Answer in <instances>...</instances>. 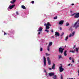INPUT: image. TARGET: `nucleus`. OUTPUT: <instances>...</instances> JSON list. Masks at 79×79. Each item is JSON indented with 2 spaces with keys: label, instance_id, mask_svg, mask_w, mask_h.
<instances>
[{
  "label": "nucleus",
  "instance_id": "f257e3e1",
  "mask_svg": "<svg viewBox=\"0 0 79 79\" xmlns=\"http://www.w3.org/2000/svg\"><path fill=\"white\" fill-rule=\"evenodd\" d=\"M78 22H79V19L74 24L73 27H75V29H77V28L79 27V24L78 23Z\"/></svg>",
  "mask_w": 79,
  "mask_h": 79
},
{
  "label": "nucleus",
  "instance_id": "f03ea898",
  "mask_svg": "<svg viewBox=\"0 0 79 79\" xmlns=\"http://www.w3.org/2000/svg\"><path fill=\"white\" fill-rule=\"evenodd\" d=\"M44 26H46V29H48L50 28V27L49 26H51V25H50V24L49 22H48L47 24L45 23Z\"/></svg>",
  "mask_w": 79,
  "mask_h": 79
},
{
  "label": "nucleus",
  "instance_id": "7ed1b4c3",
  "mask_svg": "<svg viewBox=\"0 0 79 79\" xmlns=\"http://www.w3.org/2000/svg\"><path fill=\"white\" fill-rule=\"evenodd\" d=\"M53 44V42H50L49 43V45L47 48L48 51L49 52L50 51V47H51V46H52Z\"/></svg>",
  "mask_w": 79,
  "mask_h": 79
},
{
  "label": "nucleus",
  "instance_id": "20e7f679",
  "mask_svg": "<svg viewBox=\"0 0 79 79\" xmlns=\"http://www.w3.org/2000/svg\"><path fill=\"white\" fill-rule=\"evenodd\" d=\"M44 63V66H45L46 64H47V60L46 58H45V56L43 57Z\"/></svg>",
  "mask_w": 79,
  "mask_h": 79
},
{
  "label": "nucleus",
  "instance_id": "39448f33",
  "mask_svg": "<svg viewBox=\"0 0 79 79\" xmlns=\"http://www.w3.org/2000/svg\"><path fill=\"white\" fill-rule=\"evenodd\" d=\"M63 50H64V48L62 49V47H61L59 48V53H63Z\"/></svg>",
  "mask_w": 79,
  "mask_h": 79
},
{
  "label": "nucleus",
  "instance_id": "423d86ee",
  "mask_svg": "<svg viewBox=\"0 0 79 79\" xmlns=\"http://www.w3.org/2000/svg\"><path fill=\"white\" fill-rule=\"evenodd\" d=\"M15 6V4H13L12 5H10L9 6V7H8L7 8V10H9V9H12Z\"/></svg>",
  "mask_w": 79,
  "mask_h": 79
},
{
  "label": "nucleus",
  "instance_id": "0eeeda50",
  "mask_svg": "<svg viewBox=\"0 0 79 79\" xmlns=\"http://www.w3.org/2000/svg\"><path fill=\"white\" fill-rule=\"evenodd\" d=\"M47 60L48 62V64L49 65H50L51 64V60H50V59L49 57H47Z\"/></svg>",
  "mask_w": 79,
  "mask_h": 79
},
{
  "label": "nucleus",
  "instance_id": "6e6552de",
  "mask_svg": "<svg viewBox=\"0 0 79 79\" xmlns=\"http://www.w3.org/2000/svg\"><path fill=\"white\" fill-rule=\"evenodd\" d=\"M59 70L60 73L63 72L64 71V69L63 68V66L62 65H61L59 67Z\"/></svg>",
  "mask_w": 79,
  "mask_h": 79
},
{
  "label": "nucleus",
  "instance_id": "1a4fd4ad",
  "mask_svg": "<svg viewBox=\"0 0 79 79\" xmlns=\"http://www.w3.org/2000/svg\"><path fill=\"white\" fill-rule=\"evenodd\" d=\"M43 29V28L40 27V28L38 30V34H40V32H42V30Z\"/></svg>",
  "mask_w": 79,
  "mask_h": 79
},
{
  "label": "nucleus",
  "instance_id": "9d476101",
  "mask_svg": "<svg viewBox=\"0 0 79 79\" xmlns=\"http://www.w3.org/2000/svg\"><path fill=\"white\" fill-rule=\"evenodd\" d=\"M74 18H79V12L75 14V15L74 16Z\"/></svg>",
  "mask_w": 79,
  "mask_h": 79
},
{
  "label": "nucleus",
  "instance_id": "9b49d317",
  "mask_svg": "<svg viewBox=\"0 0 79 79\" xmlns=\"http://www.w3.org/2000/svg\"><path fill=\"white\" fill-rule=\"evenodd\" d=\"M75 32H73L72 33H70L69 37H73L74 35V34Z\"/></svg>",
  "mask_w": 79,
  "mask_h": 79
},
{
  "label": "nucleus",
  "instance_id": "f8f14e48",
  "mask_svg": "<svg viewBox=\"0 0 79 79\" xmlns=\"http://www.w3.org/2000/svg\"><path fill=\"white\" fill-rule=\"evenodd\" d=\"M64 23V20H60L59 22V25H63V24Z\"/></svg>",
  "mask_w": 79,
  "mask_h": 79
},
{
  "label": "nucleus",
  "instance_id": "ddd939ff",
  "mask_svg": "<svg viewBox=\"0 0 79 79\" xmlns=\"http://www.w3.org/2000/svg\"><path fill=\"white\" fill-rule=\"evenodd\" d=\"M55 35L56 36H56L59 37V36H60V34H59L58 32H56Z\"/></svg>",
  "mask_w": 79,
  "mask_h": 79
},
{
  "label": "nucleus",
  "instance_id": "4468645a",
  "mask_svg": "<svg viewBox=\"0 0 79 79\" xmlns=\"http://www.w3.org/2000/svg\"><path fill=\"white\" fill-rule=\"evenodd\" d=\"M54 74H55V73H49V75L50 76H54Z\"/></svg>",
  "mask_w": 79,
  "mask_h": 79
},
{
  "label": "nucleus",
  "instance_id": "2eb2a0df",
  "mask_svg": "<svg viewBox=\"0 0 79 79\" xmlns=\"http://www.w3.org/2000/svg\"><path fill=\"white\" fill-rule=\"evenodd\" d=\"M55 64H53V65L52 67V69H55Z\"/></svg>",
  "mask_w": 79,
  "mask_h": 79
},
{
  "label": "nucleus",
  "instance_id": "dca6fc26",
  "mask_svg": "<svg viewBox=\"0 0 79 79\" xmlns=\"http://www.w3.org/2000/svg\"><path fill=\"white\" fill-rule=\"evenodd\" d=\"M53 79H58V78L57 77L56 75H55L53 76Z\"/></svg>",
  "mask_w": 79,
  "mask_h": 79
},
{
  "label": "nucleus",
  "instance_id": "f3484780",
  "mask_svg": "<svg viewBox=\"0 0 79 79\" xmlns=\"http://www.w3.org/2000/svg\"><path fill=\"white\" fill-rule=\"evenodd\" d=\"M67 53V51H65L64 53V56H67V53Z\"/></svg>",
  "mask_w": 79,
  "mask_h": 79
},
{
  "label": "nucleus",
  "instance_id": "a211bd4d",
  "mask_svg": "<svg viewBox=\"0 0 79 79\" xmlns=\"http://www.w3.org/2000/svg\"><path fill=\"white\" fill-rule=\"evenodd\" d=\"M16 0H13V1H10V3L12 4H14V3H15V2H16Z\"/></svg>",
  "mask_w": 79,
  "mask_h": 79
},
{
  "label": "nucleus",
  "instance_id": "6ab92c4d",
  "mask_svg": "<svg viewBox=\"0 0 79 79\" xmlns=\"http://www.w3.org/2000/svg\"><path fill=\"white\" fill-rule=\"evenodd\" d=\"M58 57L59 59H60V58H62V56L61 55H58Z\"/></svg>",
  "mask_w": 79,
  "mask_h": 79
},
{
  "label": "nucleus",
  "instance_id": "aec40b11",
  "mask_svg": "<svg viewBox=\"0 0 79 79\" xmlns=\"http://www.w3.org/2000/svg\"><path fill=\"white\" fill-rule=\"evenodd\" d=\"M68 35H67V37H66V38L65 39V41H67V40H68Z\"/></svg>",
  "mask_w": 79,
  "mask_h": 79
},
{
  "label": "nucleus",
  "instance_id": "412c9836",
  "mask_svg": "<svg viewBox=\"0 0 79 79\" xmlns=\"http://www.w3.org/2000/svg\"><path fill=\"white\" fill-rule=\"evenodd\" d=\"M79 49V48H75V51L77 53L78 52V50Z\"/></svg>",
  "mask_w": 79,
  "mask_h": 79
},
{
  "label": "nucleus",
  "instance_id": "4be33fe9",
  "mask_svg": "<svg viewBox=\"0 0 79 79\" xmlns=\"http://www.w3.org/2000/svg\"><path fill=\"white\" fill-rule=\"evenodd\" d=\"M22 8L23 9H26V7H25V6H22Z\"/></svg>",
  "mask_w": 79,
  "mask_h": 79
},
{
  "label": "nucleus",
  "instance_id": "5701e85b",
  "mask_svg": "<svg viewBox=\"0 0 79 79\" xmlns=\"http://www.w3.org/2000/svg\"><path fill=\"white\" fill-rule=\"evenodd\" d=\"M44 31H45V32H46L47 33L49 32V31H48V30H47V29H46V30H45Z\"/></svg>",
  "mask_w": 79,
  "mask_h": 79
},
{
  "label": "nucleus",
  "instance_id": "b1692460",
  "mask_svg": "<svg viewBox=\"0 0 79 79\" xmlns=\"http://www.w3.org/2000/svg\"><path fill=\"white\" fill-rule=\"evenodd\" d=\"M70 52H72V53H75V51H70Z\"/></svg>",
  "mask_w": 79,
  "mask_h": 79
},
{
  "label": "nucleus",
  "instance_id": "393cba45",
  "mask_svg": "<svg viewBox=\"0 0 79 79\" xmlns=\"http://www.w3.org/2000/svg\"><path fill=\"white\" fill-rule=\"evenodd\" d=\"M46 56H50V54L46 53Z\"/></svg>",
  "mask_w": 79,
  "mask_h": 79
},
{
  "label": "nucleus",
  "instance_id": "a878e982",
  "mask_svg": "<svg viewBox=\"0 0 79 79\" xmlns=\"http://www.w3.org/2000/svg\"><path fill=\"white\" fill-rule=\"evenodd\" d=\"M60 79H63V76L62 75H60Z\"/></svg>",
  "mask_w": 79,
  "mask_h": 79
},
{
  "label": "nucleus",
  "instance_id": "bb28decb",
  "mask_svg": "<svg viewBox=\"0 0 79 79\" xmlns=\"http://www.w3.org/2000/svg\"><path fill=\"white\" fill-rule=\"evenodd\" d=\"M69 23H67L66 24V26H69Z\"/></svg>",
  "mask_w": 79,
  "mask_h": 79
},
{
  "label": "nucleus",
  "instance_id": "cd10ccee",
  "mask_svg": "<svg viewBox=\"0 0 79 79\" xmlns=\"http://www.w3.org/2000/svg\"><path fill=\"white\" fill-rule=\"evenodd\" d=\"M42 50H43V48H41L40 49V52H42Z\"/></svg>",
  "mask_w": 79,
  "mask_h": 79
},
{
  "label": "nucleus",
  "instance_id": "c85d7f7f",
  "mask_svg": "<svg viewBox=\"0 0 79 79\" xmlns=\"http://www.w3.org/2000/svg\"><path fill=\"white\" fill-rule=\"evenodd\" d=\"M53 19H57V16H56V17H54Z\"/></svg>",
  "mask_w": 79,
  "mask_h": 79
},
{
  "label": "nucleus",
  "instance_id": "c756f323",
  "mask_svg": "<svg viewBox=\"0 0 79 79\" xmlns=\"http://www.w3.org/2000/svg\"><path fill=\"white\" fill-rule=\"evenodd\" d=\"M63 35H64V32L62 33V34H61L60 35L61 37H62V36H63Z\"/></svg>",
  "mask_w": 79,
  "mask_h": 79
},
{
  "label": "nucleus",
  "instance_id": "7c9ffc66",
  "mask_svg": "<svg viewBox=\"0 0 79 79\" xmlns=\"http://www.w3.org/2000/svg\"><path fill=\"white\" fill-rule=\"evenodd\" d=\"M31 3H32V4H33V3H34V1H32Z\"/></svg>",
  "mask_w": 79,
  "mask_h": 79
},
{
  "label": "nucleus",
  "instance_id": "2f4dec72",
  "mask_svg": "<svg viewBox=\"0 0 79 79\" xmlns=\"http://www.w3.org/2000/svg\"><path fill=\"white\" fill-rule=\"evenodd\" d=\"M74 15H76V13H74L73 14H72L71 16H74Z\"/></svg>",
  "mask_w": 79,
  "mask_h": 79
},
{
  "label": "nucleus",
  "instance_id": "473e14b6",
  "mask_svg": "<svg viewBox=\"0 0 79 79\" xmlns=\"http://www.w3.org/2000/svg\"><path fill=\"white\" fill-rule=\"evenodd\" d=\"M16 14L18 15H19V13H18V12H16Z\"/></svg>",
  "mask_w": 79,
  "mask_h": 79
},
{
  "label": "nucleus",
  "instance_id": "72a5a7b5",
  "mask_svg": "<svg viewBox=\"0 0 79 79\" xmlns=\"http://www.w3.org/2000/svg\"><path fill=\"white\" fill-rule=\"evenodd\" d=\"M44 73H46V74H47V72L46 71V70H44Z\"/></svg>",
  "mask_w": 79,
  "mask_h": 79
},
{
  "label": "nucleus",
  "instance_id": "f704fd0d",
  "mask_svg": "<svg viewBox=\"0 0 79 79\" xmlns=\"http://www.w3.org/2000/svg\"><path fill=\"white\" fill-rule=\"evenodd\" d=\"M46 76L47 77L48 76V74H47V73H46Z\"/></svg>",
  "mask_w": 79,
  "mask_h": 79
},
{
  "label": "nucleus",
  "instance_id": "c9c22d12",
  "mask_svg": "<svg viewBox=\"0 0 79 79\" xmlns=\"http://www.w3.org/2000/svg\"><path fill=\"white\" fill-rule=\"evenodd\" d=\"M72 59V58H71V57H70L69 58V60H71Z\"/></svg>",
  "mask_w": 79,
  "mask_h": 79
},
{
  "label": "nucleus",
  "instance_id": "e433bc0d",
  "mask_svg": "<svg viewBox=\"0 0 79 79\" xmlns=\"http://www.w3.org/2000/svg\"><path fill=\"white\" fill-rule=\"evenodd\" d=\"M51 32H53V30H51Z\"/></svg>",
  "mask_w": 79,
  "mask_h": 79
},
{
  "label": "nucleus",
  "instance_id": "4c0bfd02",
  "mask_svg": "<svg viewBox=\"0 0 79 79\" xmlns=\"http://www.w3.org/2000/svg\"><path fill=\"white\" fill-rule=\"evenodd\" d=\"M72 62H73V63L74 62V59H73L72 60Z\"/></svg>",
  "mask_w": 79,
  "mask_h": 79
},
{
  "label": "nucleus",
  "instance_id": "58836bf2",
  "mask_svg": "<svg viewBox=\"0 0 79 79\" xmlns=\"http://www.w3.org/2000/svg\"><path fill=\"white\" fill-rule=\"evenodd\" d=\"M4 35H6V33H5V32H4Z\"/></svg>",
  "mask_w": 79,
  "mask_h": 79
},
{
  "label": "nucleus",
  "instance_id": "ea45409f",
  "mask_svg": "<svg viewBox=\"0 0 79 79\" xmlns=\"http://www.w3.org/2000/svg\"><path fill=\"white\" fill-rule=\"evenodd\" d=\"M51 37L52 38H53V39H55V37H54V36H52Z\"/></svg>",
  "mask_w": 79,
  "mask_h": 79
},
{
  "label": "nucleus",
  "instance_id": "a19ab883",
  "mask_svg": "<svg viewBox=\"0 0 79 79\" xmlns=\"http://www.w3.org/2000/svg\"><path fill=\"white\" fill-rule=\"evenodd\" d=\"M71 65V64H70L68 65V66H70Z\"/></svg>",
  "mask_w": 79,
  "mask_h": 79
},
{
  "label": "nucleus",
  "instance_id": "79ce46f5",
  "mask_svg": "<svg viewBox=\"0 0 79 79\" xmlns=\"http://www.w3.org/2000/svg\"><path fill=\"white\" fill-rule=\"evenodd\" d=\"M49 69L50 70H52V68H49Z\"/></svg>",
  "mask_w": 79,
  "mask_h": 79
},
{
  "label": "nucleus",
  "instance_id": "37998d69",
  "mask_svg": "<svg viewBox=\"0 0 79 79\" xmlns=\"http://www.w3.org/2000/svg\"><path fill=\"white\" fill-rule=\"evenodd\" d=\"M72 5H74V4H72Z\"/></svg>",
  "mask_w": 79,
  "mask_h": 79
},
{
  "label": "nucleus",
  "instance_id": "c03bdc74",
  "mask_svg": "<svg viewBox=\"0 0 79 79\" xmlns=\"http://www.w3.org/2000/svg\"><path fill=\"white\" fill-rule=\"evenodd\" d=\"M60 30H62L61 27H60Z\"/></svg>",
  "mask_w": 79,
  "mask_h": 79
},
{
  "label": "nucleus",
  "instance_id": "a18cd8bd",
  "mask_svg": "<svg viewBox=\"0 0 79 79\" xmlns=\"http://www.w3.org/2000/svg\"><path fill=\"white\" fill-rule=\"evenodd\" d=\"M78 73H79V70H78Z\"/></svg>",
  "mask_w": 79,
  "mask_h": 79
},
{
  "label": "nucleus",
  "instance_id": "49530a36",
  "mask_svg": "<svg viewBox=\"0 0 79 79\" xmlns=\"http://www.w3.org/2000/svg\"><path fill=\"white\" fill-rule=\"evenodd\" d=\"M71 13H72V11L71 10L70 11Z\"/></svg>",
  "mask_w": 79,
  "mask_h": 79
},
{
  "label": "nucleus",
  "instance_id": "de8ad7c7",
  "mask_svg": "<svg viewBox=\"0 0 79 79\" xmlns=\"http://www.w3.org/2000/svg\"><path fill=\"white\" fill-rule=\"evenodd\" d=\"M73 48H75V46H74Z\"/></svg>",
  "mask_w": 79,
  "mask_h": 79
},
{
  "label": "nucleus",
  "instance_id": "09e8293b",
  "mask_svg": "<svg viewBox=\"0 0 79 79\" xmlns=\"http://www.w3.org/2000/svg\"><path fill=\"white\" fill-rule=\"evenodd\" d=\"M70 79H73V78H71Z\"/></svg>",
  "mask_w": 79,
  "mask_h": 79
},
{
  "label": "nucleus",
  "instance_id": "8fccbe9b",
  "mask_svg": "<svg viewBox=\"0 0 79 79\" xmlns=\"http://www.w3.org/2000/svg\"><path fill=\"white\" fill-rule=\"evenodd\" d=\"M75 47H76V45H75L74 46Z\"/></svg>",
  "mask_w": 79,
  "mask_h": 79
},
{
  "label": "nucleus",
  "instance_id": "3c124183",
  "mask_svg": "<svg viewBox=\"0 0 79 79\" xmlns=\"http://www.w3.org/2000/svg\"><path fill=\"white\" fill-rule=\"evenodd\" d=\"M78 24L79 25V22H78Z\"/></svg>",
  "mask_w": 79,
  "mask_h": 79
},
{
  "label": "nucleus",
  "instance_id": "603ef678",
  "mask_svg": "<svg viewBox=\"0 0 79 79\" xmlns=\"http://www.w3.org/2000/svg\"><path fill=\"white\" fill-rule=\"evenodd\" d=\"M78 76H79V73H78Z\"/></svg>",
  "mask_w": 79,
  "mask_h": 79
},
{
  "label": "nucleus",
  "instance_id": "864d4df0",
  "mask_svg": "<svg viewBox=\"0 0 79 79\" xmlns=\"http://www.w3.org/2000/svg\"><path fill=\"white\" fill-rule=\"evenodd\" d=\"M69 79H70V78H69Z\"/></svg>",
  "mask_w": 79,
  "mask_h": 79
}]
</instances>
